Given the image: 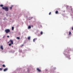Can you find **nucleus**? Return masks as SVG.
Wrapping results in <instances>:
<instances>
[{"label": "nucleus", "mask_w": 73, "mask_h": 73, "mask_svg": "<svg viewBox=\"0 0 73 73\" xmlns=\"http://www.w3.org/2000/svg\"><path fill=\"white\" fill-rule=\"evenodd\" d=\"M9 42H10L11 43V44H9V46H11L12 45V44H13V40H9Z\"/></svg>", "instance_id": "1"}, {"label": "nucleus", "mask_w": 73, "mask_h": 73, "mask_svg": "<svg viewBox=\"0 0 73 73\" xmlns=\"http://www.w3.org/2000/svg\"><path fill=\"white\" fill-rule=\"evenodd\" d=\"M2 9L4 10H5V11H6L7 12L9 10L8 8L6 7H3Z\"/></svg>", "instance_id": "2"}, {"label": "nucleus", "mask_w": 73, "mask_h": 73, "mask_svg": "<svg viewBox=\"0 0 73 73\" xmlns=\"http://www.w3.org/2000/svg\"><path fill=\"white\" fill-rule=\"evenodd\" d=\"M5 32L6 33H8L10 32V30L9 29H7L5 30Z\"/></svg>", "instance_id": "3"}, {"label": "nucleus", "mask_w": 73, "mask_h": 73, "mask_svg": "<svg viewBox=\"0 0 73 73\" xmlns=\"http://www.w3.org/2000/svg\"><path fill=\"white\" fill-rule=\"evenodd\" d=\"M37 70H38V72H41V70H40V69H39V68H37Z\"/></svg>", "instance_id": "4"}, {"label": "nucleus", "mask_w": 73, "mask_h": 73, "mask_svg": "<svg viewBox=\"0 0 73 73\" xmlns=\"http://www.w3.org/2000/svg\"><path fill=\"white\" fill-rule=\"evenodd\" d=\"M8 70V69L7 68H6L4 69V72H5L6 71H7Z\"/></svg>", "instance_id": "5"}, {"label": "nucleus", "mask_w": 73, "mask_h": 73, "mask_svg": "<svg viewBox=\"0 0 73 73\" xmlns=\"http://www.w3.org/2000/svg\"><path fill=\"white\" fill-rule=\"evenodd\" d=\"M13 7V5H12L11 7H9V9H10L11 10L12 9V7Z\"/></svg>", "instance_id": "6"}, {"label": "nucleus", "mask_w": 73, "mask_h": 73, "mask_svg": "<svg viewBox=\"0 0 73 73\" xmlns=\"http://www.w3.org/2000/svg\"><path fill=\"white\" fill-rule=\"evenodd\" d=\"M0 48L1 49H2V50H3V46H1Z\"/></svg>", "instance_id": "7"}, {"label": "nucleus", "mask_w": 73, "mask_h": 73, "mask_svg": "<svg viewBox=\"0 0 73 73\" xmlns=\"http://www.w3.org/2000/svg\"><path fill=\"white\" fill-rule=\"evenodd\" d=\"M67 57H68V59H69V60H70V55H68V56H67Z\"/></svg>", "instance_id": "8"}, {"label": "nucleus", "mask_w": 73, "mask_h": 73, "mask_svg": "<svg viewBox=\"0 0 73 73\" xmlns=\"http://www.w3.org/2000/svg\"><path fill=\"white\" fill-rule=\"evenodd\" d=\"M56 14H58V11H56L55 12Z\"/></svg>", "instance_id": "9"}, {"label": "nucleus", "mask_w": 73, "mask_h": 73, "mask_svg": "<svg viewBox=\"0 0 73 73\" xmlns=\"http://www.w3.org/2000/svg\"><path fill=\"white\" fill-rule=\"evenodd\" d=\"M37 40V38L34 39L33 40V42H35V40Z\"/></svg>", "instance_id": "10"}, {"label": "nucleus", "mask_w": 73, "mask_h": 73, "mask_svg": "<svg viewBox=\"0 0 73 73\" xmlns=\"http://www.w3.org/2000/svg\"><path fill=\"white\" fill-rule=\"evenodd\" d=\"M3 67L4 68H5V66L4 64H3Z\"/></svg>", "instance_id": "11"}, {"label": "nucleus", "mask_w": 73, "mask_h": 73, "mask_svg": "<svg viewBox=\"0 0 73 73\" xmlns=\"http://www.w3.org/2000/svg\"><path fill=\"white\" fill-rule=\"evenodd\" d=\"M28 40H30V39H31V37H29L28 38Z\"/></svg>", "instance_id": "12"}, {"label": "nucleus", "mask_w": 73, "mask_h": 73, "mask_svg": "<svg viewBox=\"0 0 73 73\" xmlns=\"http://www.w3.org/2000/svg\"><path fill=\"white\" fill-rule=\"evenodd\" d=\"M43 32L42 31H41L40 33V34L41 35H42Z\"/></svg>", "instance_id": "13"}, {"label": "nucleus", "mask_w": 73, "mask_h": 73, "mask_svg": "<svg viewBox=\"0 0 73 73\" xmlns=\"http://www.w3.org/2000/svg\"><path fill=\"white\" fill-rule=\"evenodd\" d=\"M31 27L30 26H29L28 29H31Z\"/></svg>", "instance_id": "14"}, {"label": "nucleus", "mask_w": 73, "mask_h": 73, "mask_svg": "<svg viewBox=\"0 0 73 73\" xmlns=\"http://www.w3.org/2000/svg\"><path fill=\"white\" fill-rule=\"evenodd\" d=\"M17 39H18V40H20V37H17Z\"/></svg>", "instance_id": "15"}, {"label": "nucleus", "mask_w": 73, "mask_h": 73, "mask_svg": "<svg viewBox=\"0 0 73 73\" xmlns=\"http://www.w3.org/2000/svg\"><path fill=\"white\" fill-rule=\"evenodd\" d=\"M12 30L13 31V30H14V27H12Z\"/></svg>", "instance_id": "16"}, {"label": "nucleus", "mask_w": 73, "mask_h": 73, "mask_svg": "<svg viewBox=\"0 0 73 73\" xmlns=\"http://www.w3.org/2000/svg\"><path fill=\"white\" fill-rule=\"evenodd\" d=\"M24 44H22L21 46L20 47H22L23 46H24Z\"/></svg>", "instance_id": "17"}, {"label": "nucleus", "mask_w": 73, "mask_h": 73, "mask_svg": "<svg viewBox=\"0 0 73 73\" xmlns=\"http://www.w3.org/2000/svg\"><path fill=\"white\" fill-rule=\"evenodd\" d=\"M69 35H71V32H69Z\"/></svg>", "instance_id": "18"}, {"label": "nucleus", "mask_w": 73, "mask_h": 73, "mask_svg": "<svg viewBox=\"0 0 73 73\" xmlns=\"http://www.w3.org/2000/svg\"><path fill=\"white\" fill-rule=\"evenodd\" d=\"M0 7H3V5H0Z\"/></svg>", "instance_id": "19"}, {"label": "nucleus", "mask_w": 73, "mask_h": 73, "mask_svg": "<svg viewBox=\"0 0 73 73\" xmlns=\"http://www.w3.org/2000/svg\"><path fill=\"white\" fill-rule=\"evenodd\" d=\"M49 15H51V12H50L49 13Z\"/></svg>", "instance_id": "20"}, {"label": "nucleus", "mask_w": 73, "mask_h": 73, "mask_svg": "<svg viewBox=\"0 0 73 73\" xmlns=\"http://www.w3.org/2000/svg\"><path fill=\"white\" fill-rule=\"evenodd\" d=\"M0 70L1 71L2 70V69L1 68H0Z\"/></svg>", "instance_id": "21"}, {"label": "nucleus", "mask_w": 73, "mask_h": 73, "mask_svg": "<svg viewBox=\"0 0 73 73\" xmlns=\"http://www.w3.org/2000/svg\"><path fill=\"white\" fill-rule=\"evenodd\" d=\"M7 37H8V38H9V36H7Z\"/></svg>", "instance_id": "22"}, {"label": "nucleus", "mask_w": 73, "mask_h": 73, "mask_svg": "<svg viewBox=\"0 0 73 73\" xmlns=\"http://www.w3.org/2000/svg\"><path fill=\"white\" fill-rule=\"evenodd\" d=\"M33 19V17H31V19Z\"/></svg>", "instance_id": "23"}, {"label": "nucleus", "mask_w": 73, "mask_h": 73, "mask_svg": "<svg viewBox=\"0 0 73 73\" xmlns=\"http://www.w3.org/2000/svg\"><path fill=\"white\" fill-rule=\"evenodd\" d=\"M68 50H71V49H69Z\"/></svg>", "instance_id": "24"}, {"label": "nucleus", "mask_w": 73, "mask_h": 73, "mask_svg": "<svg viewBox=\"0 0 73 73\" xmlns=\"http://www.w3.org/2000/svg\"><path fill=\"white\" fill-rule=\"evenodd\" d=\"M72 30L73 31V27H72Z\"/></svg>", "instance_id": "25"}, {"label": "nucleus", "mask_w": 73, "mask_h": 73, "mask_svg": "<svg viewBox=\"0 0 73 73\" xmlns=\"http://www.w3.org/2000/svg\"><path fill=\"white\" fill-rule=\"evenodd\" d=\"M9 42H9H9H7V43H9Z\"/></svg>", "instance_id": "26"}]
</instances>
